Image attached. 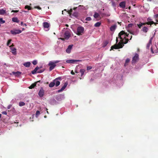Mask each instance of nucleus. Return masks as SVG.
<instances>
[{
    "instance_id": "37",
    "label": "nucleus",
    "mask_w": 158,
    "mask_h": 158,
    "mask_svg": "<svg viewBox=\"0 0 158 158\" xmlns=\"http://www.w3.org/2000/svg\"><path fill=\"white\" fill-rule=\"evenodd\" d=\"M154 17L156 19V21L158 22V14L155 15Z\"/></svg>"
},
{
    "instance_id": "7",
    "label": "nucleus",
    "mask_w": 158,
    "mask_h": 158,
    "mask_svg": "<svg viewBox=\"0 0 158 158\" xmlns=\"http://www.w3.org/2000/svg\"><path fill=\"white\" fill-rule=\"evenodd\" d=\"M81 60H66L67 63L70 64H74L76 62H81Z\"/></svg>"
},
{
    "instance_id": "31",
    "label": "nucleus",
    "mask_w": 158,
    "mask_h": 158,
    "mask_svg": "<svg viewBox=\"0 0 158 158\" xmlns=\"http://www.w3.org/2000/svg\"><path fill=\"white\" fill-rule=\"evenodd\" d=\"M101 24V23L100 22H98L96 23L94 25L95 27H99Z\"/></svg>"
},
{
    "instance_id": "46",
    "label": "nucleus",
    "mask_w": 158,
    "mask_h": 158,
    "mask_svg": "<svg viewBox=\"0 0 158 158\" xmlns=\"http://www.w3.org/2000/svg\"><path fill=\"white\" fill-rule=\"evenodd\" d=\"M35 8L38 9L39 10H41V8L39 6H35Z\"/></svg>"
},
{
    "instance_id": "59",
    "label": "nucleus",
    "mask_w": 158,
    "mask_h": 158,
    "mask_svg": "<svg viewBox=\"0 0 158 158\" xmlns=\"http://www.w3.org/2000/svg\"><path fill=\"white\" fill-rule=\"evenodd\" d=\"M77 7H74L73 8V10H75L76 9H77Z\"/></svg>"
},
{
    "instance_id": "15",
    "label": "nucleus",
    "mask_w": 158,
    "mask_h": 158,
    "mask_svg": "<svg viewBox=\"0 0 158 158\" xmlns=\"http://www.w3.org/2000/svg\"><path fill=\"white\" fill-rule=\"evenodd\" d=\"M119 48L120 47H118V46H117V44H116L111 47V49L110 50L111 51V50H113L114 49H119Z\"/></svg>"
},
{
    "instance_id": "27",
    "label": "nucleus",
    "mask_w": 158,
    "mask_h": 158,
    "mask_svg": "<svg viewBox=\"0 0 158 158\" xmlns=\"http://www.w3.org/2000/svg\"><path fill=\"white\" fill-rule=\"evenodd\" d=\"M55 85V82L54 81L51 82L49 85V86L50 87L52 88Z\"/></svg>"
},
{
    "instance_id": "25",
    "label": "nucleus",
    "mask_w": 158,
    "mask_h": 158,
    "mask_svg": "<svg viewBox=\"0 0 158 158\" xmlns=\"http://www.w3.org/2000/svg\"><path fill=\"white\" fill-rule=\"evenodd\" d=\"M12 20L14 22H16L19 23V21L18 20V19L16 17L13 18H12Z\"/></svg>"
},
{
    "instance_id": "19",
    "label": "nucleus",
    "mask_w": 158,
    "mask_h": 158,
    "mask_svg": "<svg viewBox=\"0 0 158 158\" xmlns=\"http://www.w3.org/2000/svg\"><path fill=\"white\" fill-rule=\"evenodd\" d=\"M39 69H40L39 67H36L33 70L31 71L32 73L33 74H35L36 73V72H37V70Z\"/></svg>"
},
{
    "instance_id": "22",
    "label": "nucleus",
    "mask_w": 158,
    "mask_h": 158,
    "mask_svg": "<svg viewBox=\"0 0 158 158\" xmlns=\"http://www.w3.org/2000/svg\"><path fill=\"white\" fill-rule=\"evenodd\" d=\"M145 25H146V24L145 23H142L140 22V23L139 24H137L138 26V27L140 29L143 26H144Z\"/></svg>"
},
{
    "instance_id": "40",
    "label": "nucleus",
    "mask_w": 158,
    "mask_h": 158,
    "mask_svg": "<svg viewBox=\"0 0 158 158\" xmlns=\"http://www.w3.org/2000/svg\"><path fill=\"white\" fill-rule=\"evenodd\" d=\"M11 39L9 40L8 41V42H7V46H8L10 44L11 42Z\"/></svg>"
},
{
    "instance_id": "9",
    "label": "nucleus",
    "mask_w": 158,
    "mask_h": 158,
    "mask_svg": "<svg viewBox=\"0 0 158 158\" xmlns=\"http://www.w3.org/2000/svg\"><path fill=\"white\" fill-rule=\"evenodd\" d=\"M139 60V55L138 54L136 53L135 56L133 58L132 63H135Z\"/></svg>"
},
{
    "instance_id": "62",
    "label": "nucleus",
    "mask_w": 158,
    "mask_h": 158,
    "mask_svg": "<svg viewBox=\"0 0 158 158\" xmlns=\"http://www.w3.org/2000/svg\"><path fill=\"white\" fill-rule=\"evenodd\" d=\"M66 27H68V26H69V25H68V24H66Z\"/></svg>"
},
{
    "instance_id": "32",
    "label": "nucleus",
    "mask_w": 158,
    "mask_h": 158,
    "mask_svg": "<svg viewBox=\"0 0 158 158\" xmlns=\"http://www.w3.org/2000/svg\"><path fill=\"white\" fill-rule=\"evenodd\" d=\"M99 16H100L99 15L98 13L96 12L94 14V17L95 18H98Z\"/></svg>"
},
{
    "instance_id": "56",
    "label": "nucleus",
    "mask_w": 158,
    "mask_h": 158,
    "mask_svg": "<svg viewBox=\"0 0 158 158\" xmlns=\"http://www.w3.org/2000/svg\"><path fill=\"white\" fill-rule=\"evenodd\" d=\"M129 32L131 34H132V35H134V34L132 32H131L130 31H129Z\"/></svg>"
},
{
    "instance_id": "6",
    "label": "nucleus",
    "mask_w": 158,
    "mask_h": 158,
    "mask_svg": "<svg viewBox=\"0 0 158 158\" xmlns=\"http://www.w3.org/2000/svg\"><path fill=\"white\" fill-rule=\"evenodd\" d=\"M48 65L50 66L49 70L51 71L54 69L56 66V64L53 62L50 61L48 64Z\"/></svg>"
},
{
    "instance_id": "54",
    "label": "nucleus",
    "mask_w": 158,
    "mask_h": 158,
    "mask_svg": "<svg viewBox=\"0 0 158 158\" xmlns=\"http://www.w3.org/2000/svg\"><path fill=\"white\" fill-rule=\"evenodd\" d=\"M55 79H56V80H58V79L60 80L61 79V78L60 77H59L58 78H56Z\"/></svg>"
},
{
    "instance_id": "33",
    "label": "nucleus",
    "mask_w": 158,
    "mask_h": 158,
    "mask_svg": "<svg viewBox=\"0 0 158 158\" xmlns=\"http://www.w3.org/2000/svg\"><path fill=\"white\" fill-rule=\"evenodd\" d=\"M25 103H24L23 102H20L19 103V105L20 106H24L25 105Z\"/></svg>"
},
{
    "instance_id": "20",
    "label": "nucleus",
    "mask_w": 158,
    "mask_h": 158,
    "mask_svg": "<svg viewBox=\"0 0 158 158\" xmlns=\"http://www.w3.org/2000/svg\"><path fill=\"white\" fill-rule=\"evenodd\" d=\"M152 38L150 40L148 43L147 44V48L148 49H149V48L151 45L152 44Z\"/></svg>"
},
{
    "instance_id": "8",
    "label": "nucleus",
    "mask_w": 158,
    "mask_h": 158,
    "mask_svg": "<svg viewBox=\"0 0 158 158\" xmlns=\"http://www.w3.org/2000/svg\"><path fill=\"white\" fill-rule=\"evenodd\" d=\"M44 94V90L42 87H41L38 93V95L40 97H43Z\"/></svg>"
},
{
    "instance_id": "44",
    "label": "nucleus",
    "mask_w": 158,
    "mask_h": 158,
    "mask_svg": "<svg viewBox=\"0 0 158 158\" xmlns=\"http://www.w3.org/2000/svg\"><path fill=\"white\" fill-rule=\"evenodd\" d=\"M133 25V24L131 23H129L128 25V27H132V26Z\"/></svg>"
},
{
    "instance_id": "35",
    "label": "nucleus",
    "mask_w": 158,
    "mask_h": 158,
    "mask_svg": "<svg viewBox=\"0 0 158 158\" xmlns=\"http://www.w3.org/2000/svg\"><path fill=\"white\" fill-rule=\"evenodd\" d=\"M124 38L125 39V41H123V44H125L128 43V39L126 38L125 37H124Z\"/></svg>"
},
{
    "instance_id": "24",
    "label": "nucleus",
    "mask_w": 158,
    "mask_h": 158,
    "mask_svg": "<svg viewBox=\"0 0 158 158\" xmlns=\"http://www.w3.org/2000/svg\"><path fill=\"white\" fill-rule=\"evenodd\" d=\"M31 63L29 62H27L24 63L23 65L26 67H29L30 66Z\"/></svg>"
},
{
    "instance_id": "13",
    "label": "nucleus",
    "mask_w": 158,
    "mask_h": 158,
    "mask_svg": "<svg viewBox=\"0 0 158 158\" xmlns=\"http://www.w3.org/2000/svg\"><path fill=\"white\" fill-rule=\"evenodd\" d=\"M73 46V45H70L68 46V48L66 50V51L67 53H70L71 50Z\"/></svg>"
},
{
    "instance_id": "52",
    "label": "nucleus",
    "mask_w": 158,
    "mask_h": 158,
    "mask_svg": "<svg viewBox=\"0 0 158 158\" xmlns=\"http://www.w3.org/2000/svg\"><path fill=\"white\" fill-rule=\"evenodd\" d=\"M116 44H117V43H118V39L117 37H116Z\"/></svg>"
},
{
    "instance_id": "21",
    "label": "nucleus",
    "mask_w": 158,
    "mask_h": 158,
    "mask_svg": "<svg viewBox=\"0 0 158 158\" xmlns=\"http://www.w3.org/2000/svg\"><path fill=\"white\" fill-rule=\"evenodd\" d=\"M43 26L44 28H48L49 27V25L47 22H44L43 23Z\"/></svg>"
},
{
    "instance_id": "28",
    "label": "nucleus",
    "mask_w": 158,
    "mask_h": 158,
    "mask_svg": "<svg viewBox=\"0 0 158 158\" xmlns=\"http://www.w3.org/2000/svg\"><path fill=\"white\" fill-rule=\"evenodd\" d=\"M85 71V70L84 69H81L80 70V72L81 73V76H82Z\"/></svg>"
},
{
    "instance_id": "30",
    "label": "nucleus",
    "mask_w": 158,
    "mask_h": 158,
    "mask_svg": "<svg viewBox=\"0 0 158 158\" xmlns=\"http://www.w3.org/2000/svg\"><path fill=\"white\" fill-rule=\"evenodd\" d=\"M6 13V10L3 9L0 10V15H3Z\"/></svg>"
},
{
    "instance_id": "29",
    "label": "nucleus",
    "mask_w": 158,
    "mask_h": 158,
    "mask_svg": "<svg viewBox=\"0 0 158 158\" xmlns=\"http://www.w3.org/2000/svg\"><path fill=\"white\" fill-rule=\"evenodd\" d=\"M108 44V42L107 41H105L103 43V47H105Z\"/></svg>"
},
{
    "instance_id": "10",
    "label": "nucleus",
    "mask_w": 158,
    "mask_h": 158,
    "mask_svg": "<svg viewBox=\"0 0 158 158\" xmlns=\"http://www.w3.org/2000/svg\"><path fill=\"white\" fill-rule=\"evenodd\" d=\"M121 40L118 43V44H117V46H118V47H120L119 48H122L124 45L123 43V40H124L123 39H122V40Z\"/></svg>"
},
{
    "instance_id": "60",
    "label": "nucleus",
    "mask_w": 158,
    "mask_h": 158,
    "mask_svg": "<svg viewBox=\"0 0 158 158\" xmlns=\"http://www.w3.org/2000/svg\"><path fill=\"white\" fill-rule=\"evenodd\" d=\"M132 35H131V38H130V40H131V38H132Z\"/></svg>"
},
{
    "instance_id": "49",
    "label": "nucleus",
    "mask_w": 158,
    "mask_h": 158,
    "mask_svg": "<svg viewBox=\"0 0 158 158\" xmlns=\"http://www.w3.org/2000/svg\"><path fill=\"white\" fill-rule=\"evenodd\" d=\"M21 26H23V25H25V26H27V25L25 24V23H24L22 22H21Z\"/></svg>"
},
{
    "instance_id": "11",
    "label": "nucleus",
    "mask_w": 158,
    "mask_h": 158,
    "mask_svg": "<svg viewBox=\"0 0 158 158\" xmlns=\"http://www.w3.org/2000/svg\"><path fill=\"white\" fill-rule=\"evenodd\" d=\"M38 82H40V83H42V82L40 81H38L35 83L31 84V86L29 87V88L30 89H32L35 86H36V85L37 84Z\"/></svg>"
},
{
    "instance_id": "61",
    "label": "nucleus",
    "mask_w": 158,
    "mask_h": 158,
    "mask_svg": "<svg viewBox=\"0 0 158 158\" xmlns=\"http://www.w3.org/2000/svg\"><path fill=\"white\" fill-rule=\"evenodd\" d=\"M72 11V9H71L70 10V12H71Z\"/></svg>"
},
{
    "instance_id": "48",
    "label": "nucleus",
    "mask_w": 158,
    "mask_h": 158,
    "mask_svg": "<svg viewBox=\"0 0 158 158\" xmlns=\"http://www.w3.org/2000/svg\"><path fill=\"white\" fill-rule=\"evenodd\" d=\"M44 71V70H40L39 71H38L37 73H40L43 72Z\"/></svg>"
},
{
    "instance_id": "18",
    "label": "nucleus",
    "mask_w": 158,
    "mask_h": 158,
    "mask_svg": "<svg viewBox=\"0 0 158 158\" xmlns=\"http://www.w3.org/2000/svg\"><path fill=\"white\" fill-rule=\"evenodd\" d=\"M10 49L12 53L14 55H16V49L14 48H11Z\"/></svg>"
},
{
    "instance_id": "14",
    "label": "nucleus",
    "mask_w": 158,
    "mask_h": 158,
    "mask_svg": "<svg viewBox=\"0 0 158 158\" xmlns=\"http://www.w3.org/2000/svg\"><path fill=\"white\" fill-rule=\"evenodd\" d=\"M12 73L15 76L18 77L21 74V73L19 71H17V72H12Z\"/></svg>"
},
{
    "instance_id": "55",
    "label": "nucleus",
    "mask_w": 158,
    "mask_h": 158,
    "mask_svg": "<svg viewBox=\"0 0 158 158\" xmlns=\"http://www.w3.org/2000/svg\"><path fill=\"white\" fill-rule=\"evenodd\" d=\"M157 24H158L157 23H155L154 22V23L153 24H154L156 26Z\"/></svg>"
},
{
    "instance_id": "34",
    "label": "nucleus",
    "mask_w": 158,
    "mask_h": 158,
    "mask_svg": "<svg viewBox=\"0 0 158 158\" xmlns=\"http://www.w3.org/2000/svg\"><path fill=\"white\" fill-rule=\"evenodd\" d=\"M25 9H27L28 10H31L32 9V8L30 6L26 5L25 7Z\"/></svg>"
},
{
    "instance_id": "58",
    "label": "nucleus",
    "mask_w": 158,
    "mask_h": 158,
    "mask_svg": "<svg viewBox=\"0 0 158 158\" xmlns=\"http://www.w3.org/2000/svg\"><path fill=\"white\" fill-rule=\"evenodd\" d=\"M110 14H107V15H106L107 17L109 16H110Z\"/></svg>"
},
{
    "instance_id": "51",
    "label": "nucleus",
    "mask_w": 158,
    "mask_h": 158,
    "mask_svg": "<svg viewBox=\"0 0 158 158\" xmlns=\"http://www.w3.org/2000/svg\"><path fill=\"white\" fill-rule=\"evenodd\" d=\"M54 62V63H55V64H56L57 63L59 62V61H58V60H56V61H54V62Z\"/></svg>"
},
{
    "instance_id": "47",
    "label": "nucleus",
    "mask_w": 158,
    "mask_h": 158,
    "mask_svg": "<svg viewBox=\"0 0 158 158\" xmlns=\"http://www.w3.org/2000/svg\"><path fill=\"white\" fill-rule=\"evenodd\" d=\"M2 113L3 114L7 115V113L6 111H4L2 112Z\"/></svg>"
},
{
    "instance_id": "23",
    "label": "nucleus",
    "mask_w": 158,
    "mask_h": 158,
    "mask_svg": "<svg viewBox=\"0 0 158 158\" xmlns=\"http://www.w3.org/2000/svg\"><path fill=\"white\" fill-rule=\"evenodd\" d=\"M54 81L55 82V85L56 87L59 86L60 84V82L59 81L56 80V79L54 80Z\"/></svg>"
},
{
    "instance_id": "5",
    "label": "nucleus",
    "mask_w": 158,
    "mask_h": 158,
    "mask_svg": "<svg viewBox=\"0 0 158 158\" xmlns=\"http://www.w3.org/2000/svg\"><path fill=\"white\" fill-rule=\"evenodd\" d=\"M21 32L22 31L21 30L17 29H16L10 31V32L11 34L14 35L20 34L21 33Z\"/></svg>"
},
{
    "instance_id": "2",
    "label": "nucleus",
    "mask_w": 158,
    "mask_h": 158,
    "mask_svg": "<svg viewBox=\"0 0 158 158\" xmlns=\"http://www.w3.org/2000/svg\"><path fill=\"white\" fill-rule=\"evenodd\" d=\"M64 38H61L60 39L62 40L64 39L68 40L70 37V34L69 31H66L64 35Z\"/></svg>"
},
{
    "instance_id": "3",
    "label": "nucleus",
    "mask_w": 158,
    "mask_h": 158,
    "mask_svg": "<svg viewBox=\"0 0 158 158\" xmlns=\"http://www.w3.org/2000/svg\"><path fill=\"white\" fill-rule=\"evenodd\" d=\"M124 35V36L125 35V36L127 37H128L129 34H127V33L125 32L124 31H121L118 34V38H120L121 39H122L123 38L121 37L122 35Z\"/></svg>"
},
{
    "instance_id": "63",
    "label": "nucleus",
    "mask_w": 158,
    "mask_h": 158,
    "mask_svg": "<svg viewBox=\"0 0 158 158\" xmlns=\"http://www.w3.org/2000/svg\"><path fill=\"white\" fill-rule=\"evenodd\" d=\"M75 72L76 73H78V72L77 71H75Z\"/></svg>"
},
{
    "instance_id": "39",
    "label": "nucleus",
    "mask_w": 158,
    "mask_h": 158,
    "mask_svg": "<svg viewBox=\"0 0 158 158\" xmlns=\"http://www.w3.org/2000/svg\"><path fill=\"white\" fill-rule=\"evenodd\" d=\"M130 59L128 58H127V59H126V61H125V65H126V64H127L128 63H129L130 61Z\"/></svg>"
},
{
    "instance_id": "38",
    "label": "nucleus",
    "mask_w": 158,
    "mask_h": 158,
    "mask_svg": "<svg viewBox=\"0 0 158 158\" xmlns=\"http://www.w3.org/2000/svg\"><path fill=\"white\" fill-rule=\"evenodd\" d=\"M5 22V20H3L2 18L0 19V23H3Z\"/></svg>"
},
{
    "instance_id": "45",
    "label": "nucleus",
    "mask_w": 158,
    "mask_h": 158,
    "mask_svg": "<svg viewBox=\"0 0 158 158\" xmlns=\"http://www.w3.org/2000/svg\"><path fill=\"white\" fill-rule=\"evenodd\" d=\"M19 12V10H12L11 12L17 13Z\"/></svg>"
},
{
    "instance_id": "4",
    "label": "nucleus",
    "mask_w": 158,
    "mask_h": 158,
    "mask_svg": "<svg viewBox=\"0 0 158 158\" xmlns=\"http://www.w3.org/2000/svg\"><path fill=\"white\" fill-rule=\"evenodd\" d=\"M147 22H145L146 25L147 24L148 25H150V27L152 26V25L154 23V22L152 21V19L150 17H148L147 18Z\"/></svg>"
},
{
    "instance_id": "17",
    "label": "nucleus",
    "mask_w": 158,
    "mask_h": 158,
    "mask_svg": "<svg viewBox=\"0 0 158 158\" xmlns=\"http://www.w3.org/2000/svg\"><path fill=\"white\" fill-rule=\"evenodd\" d=\"M148 27L144 26L143 27L141 30L144 33H147L148 31Z\"/></svg>"
},
{
    "instance_id": "50",
    "label": "nucleus",
    "mask_w": 158,
    "mask_h": 158,
    "mask_svg": "<svg viewBox=\"0 0 158 158\" xmlns=\"http://www.w3.org/2000/svg\"><path fill=\"white\" fill-rule=\"evenodd\" d=\"M71 73L73 75H74L75 74V73H74L73 72V70H72L71 71Z\"/></svg>"
},
{
    "instance_id": "26",
    "label": "nucleus",
    "mask_w": 158,
    "mask_h": 158,
    "mask_svg": "<svg viewBox=\"0 0 158 158\" xmlns=\"http://www.w3.org/2000/svg\"><path fill=\"white\" fill-rule=\"evenodd\" d=\"M116 27V25H115L111 26L110 27V30L111 31H113L115 30Z\"/></svg>"
},
{
    "instance_id": "1",
    "label": "nucleus",
    "mask_w": 158,
    "mask_h": 158,
    "mask_svg": "<svg viewBox=\"0 0 158 158\" xmlns=\"http://www.w3.org/2000/svg\"><path fill=\"white\" fill-rule=\"evenodd\" d=\"M84 28L81 26L78 27L77 29V35H81L84 33Z\"/></svg>"
},
{
    "instance_id": "36",
    "label": "nucleus",
    "mask_w": 158,
    "mask_h": 158,
    "mask_svg": "<svg viewBox=\"0 0 158 158\" xmlns=\"http://www.w3.org/2000/svg\"><path fill=\"white\" fill-rule=\"evenodd\" d=\"M40 111L39 110H37L36 111V113H35V117H38V116L40 115Z\"/></svg>"
},
{
    "instance_id": "42",
    "label": "nucleus",
    "mask_w": 158,
    "mask_h": 158,
    "mask_svg": "<svg viewBox=\"0 0 158 158\" xmlns=\"http://www.w3.org/2000/svg\"><path fill=\"white\" fill-rule=\"evenodd\" d=\"M92 67L91 66H88L87 67V70H90L92 69Z\"/></svg>"
},
{
    "instance_id": "12",
    "label": "nucleus",
    "mask_w": 158,
    "mask_h": 158,
    "mask_svg": "<svg viewBox=\"0 0 158 158\" xmlns=\"http://www.w3.org/2000/svg\"><path fill=\"white\" fill-rule=\"evenodd\" d=\"M68 85V83L67 82H66L64 84L63 86L61 88V89H59L57 91V92L58 93H60L61 92H62V91H63L64 89Z\"/></svg>"
},
{
    "instance_id": "57",
    "label": "nucleus",
    "mask_w": 158,
    "mask_h": 158,
    "mask_svg": "<svg viewBox=\"0 0 158 158\" xmlns=\"http://www.w3.org/2000/svg\"><path fill=\"white\" fill-rule=\"evenodd\" d=\"M14 46V44H12L10 46V48H12L11 47H13Z\"/></svg>"
},
{
    "instance_id": "16",
    "label": "nucleus",
    "mask_w": 158,
    "mask_h": 158,
    "mask_svg": "<svg viewBox=\"0 0 158 158\" xmlns=\"http://www.w3.org/2000/svg\"><path fill=\"white\" fill-rule=\"evenodd\" d=\"M120 6L122 8H124L125 7L126 2H121L119 4Z\"/></svg>"
},
{
    "instance_id": "64",
    "label": "nucleus",
    "mask_w": 158,
    "mask_h": 158,
    "mask_svg": "<svg viewBox=\"0 0 158 158\" xmlns=\"http://www.w3.org/2000/svg\"><path fill=\"white\" fill-rule=\"evenodd\" d=\"M1 114H0V118H1Z\"/></svg>"
},
{
    "instance_id": "53",
    "label": "nucleus",
    "mask_w": 158,
    "mask_h": 158,
    "mask_svg": "<svg viewBox=\"0 0 158 158\" xmlns=\"http://www.w3.org/2000/svg\"><path fill=\"white\" fill-rule=\"evenodd\" d=\"M11 105H9V106H8V107H7V108H8V109H10V108L11 107Z\"/></svg>"
},
{
    "instance_id": "41",
    "label": "nucleus",
    "mask_w": 158,
    "mask_h": 158,
    "mask_svg": "<svg viewBox=\"0 0 158 158\" xmlns=\"http://www.w3.org/2000/svg\"><path fill=\"white\" fill-rule=\"evenodd\" d=\"M85 20L87 21H90L91 20V18L90 17H88L86 18Z\"/></svg>"
},
{
    "instance_id": "43",
    "label": "nucleus",
    "mask_w": 158,
    "mask_h": 158,
    "mask_svg": "<svg viewBox=\"0 0 158 158\" xmlns=\"http://www.w3.org/2000/svg\"><path fill=\"white\" fill-rule=\"evenodd\" d=\"M32 63L34 65H36L37 64V61L36 60H34L32 62Z\"/></svg>"
}]
</instances>
